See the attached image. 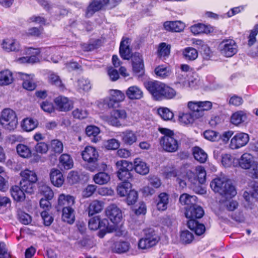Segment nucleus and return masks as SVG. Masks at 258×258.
<instances>
[{
    "instance_id": "nucleus-18",
    "label": "nucleus",
    "mask_w": 258,
    "mask_h": 258,
    "mask_svg": "<svg viewBox=\"0 0 258 258\" xmlns=\"http://www.w3.org/2000/svg\"><path fill=\"white\" fill-rule=\"evenodd\" d=\"M247 115L243 110H238L232 113L230 117L231 122L235 125H239L246 121Z\"/></svg>"
},
{
    "instance_id": "nucleus-13",
    "label": "nucleus",
    "mask_w": 258,
    "mask_h": 258,
    "mask_svg": "<svg viewBox=\"0 0 258 258\" xmlns=\"http://www.w3.org/2000/svg\"><path fill=\"white\" fill-rule=\"evenodd\" d=\"M204 214L203 208L197 204L186 208L185 216L188 219H199Z\"/></svg>"
},
{
    "instance_id": "nucleus-16",
    "label": "nucleus",
    "mask_w": 258,
    "mask_h": 258,
    "mask_svg": "<svg viewBox=\"0 0 258 258\" xmlns=\"http://www.w3.org/2000/svg\"><path fill=\"white\" fill-rule=\"evenodd\" d=\"M254 162L253 156L248 153L243 154L238 160L239 167L245 170L250 169Z\"/></svg>"
},
{
    "instance_id": "nucleus-29",
    "label": "nucleus",
    "mask_w": 258,
    "mask_h": 258,
    "mask_svg": "<svg viewBox=\"0 0 258 258\" xmlns=\"http://www.w3.org/2000/svg\"><path fill=\"white\" fill-rule=\"evenodd\" d=\"M58 203L59 206H61L63 207H72L75 203V199L71 195L62 194L58 197Z\"/></svg>"
},
{
    "instance_id": "nucleus-40",
    "label": "nucleus",
    "mask_w": 258,
    "mask_h": 258,
    "mask_svg": "<svg viewBox=\"0 0 258 258\" xmlns=\"http://www.w3.org/2000/svg\"><path fill=\"white\" fill-rule=\"evenodd\" d=\"M100 131L99 127L95 125H89L86 128V133L88 137H93L92 141L96 143L99 141L97 136Z\"/></svg>"
},
{
    "instance_id": "nucleus-24",
    "label": "nucleus",
    "mask_w": 258,
    "mask_h": 258,
    "mask_svg": "<svg viewBox=\"0 0 258 258\" xmlns=\"http://www.w3.org/2000/svg\"><path fill=\"white\" fill-rule=\"evenodd\" d=\"M127 97L131 100L140 99L143 96L142 91L137 86L130 87L126 91Z\"/></svg>"
},
{
    "instance_id": "nucleus-46",
    "label": "nucleus",
    "mask_w": 258,
    "mask_h": 258,
    "mask_svg": "<svg viewBox=\"0 0 258 258\" xmlns=\"http://www.w3.org/2000/svg\"><path fill=\"white\" fill-rule=\"evenodd\" d=\"M171 45L165 42L159 44L158 48V55L160 57L168 56L170 53Z\"/></svg>"
},
{
    "instance_id": "nucleus-57",
    "label": "nucleus",
    "mask_w": 258,
    "mask_h": 258,
    "mask_svg": "<svg viewBox=\"0 0 258 258\" xmlns=\"http://www.w3.org/2000/svg\"><path fill=\"white\" fill-rule=\"evenodd\" d=\"M258 34V24L254 26V28L250 31V34L248 37L247 45L249 47L253 45L256 41V36Z\"/></svg>"
},
{
    "instance_id": "nucleus-32",
    "label": "nucleus",
    "mask_w": 258,
    "mask_h": 258,
    "mask_svg": "<svg viewBox=\"0 0 258 258\" xmlns=\"http://www.w3.org/2000/svg\"><path fill=\"white\" fill-rule=\"evenodd\" d=\"M38 124L37 120L26 118L23 120L21 123V127L26 132H31L34 130L38 126Z\"/></svg>"
},
{
    "instance_id": "nucleus-61",
    "label": "nucleus",
    "mask_w": 258,
    "mask_h": 258,
    "mask_svg": "<svg viewBox=\"0 0 258 258\" xmlns=\"http://www.w3.org/2000/svg\"><path fill=\"white\" fill-rule=\"evenodd\" d=\"M181 240L185 243H190L193 239L194 235L192 233L188 230H183L180 234Z\"/></svg>"
},
{
    "instance_id": "nucleus-26",
    "label": "nucleus",
    "mask_w": 258,
    "mask_h": 258,
    "mask_svg": "<svg viewBox=\"0 0 258 258\" xmlns=\"http://www.w3.org/2000/svg\"><path fill=\"white\" fill-rule=\"evenodd\" d=\"M134 167L135 171L141 175H146L149 172V166L140 158L135 160Z\"/></svg>"
},
{
    "instance_id": "nucleus-21",
    "label": "nucleus",
    "mask_w": 258,
    "mask_h": 258,
    "mask_svg": "<svg viewBox=\"0 0 258 258\" xmlns=\"http://www.w3.org/2000/svg\"><path fill=\"white\" fill-rule=\"evenodd\" d=\"M99 229L100 230L98 235L100 237L102 238L106 233L115 230L116 225L114 224L110 225L108 220L104 219L101 221L99 220Z\"/></svg>"
},
{
    "instance_id": "nucleus-22",
    "label": "nucleus",
    "mask_w": 258,
    "mask_h": 258,
    "mask_svg": "<svg viewBox=\"0 0 258 258\" xmlns=\"http://www.w3.org/2000/svg\"><path fill=\"white\" fill-rule=\"evenodd\" d=\"M110 98L108 105L110 107H113V103H118L122 101L125 98L123 92L118 90H111L110 91Z\"/></svg>"
},
{
    "instance_id": "nucleus-41",
    "label": "nucleus",
    "mask_w": 258,
    "mask_h": 258,
    "mask_svg": "<svg viewBox=\"0 0 258 258\" xmlns=\"http://www.w3.org/2000/svg\"><path fill=\"white\" fill-rule=\"evenodd\" d=\"M131 245L126 241H118L114 243V250L118 253H123L127 252L130 249Z\"/></svg>"
},
{
    "instance_id": "nucleus-17",
    "label": "nucleus",
    "mask_w": 258,
    "mask_h": 258,
    "mask_svg": "<svg viewBox=\"0 0 258 258\" xmlns=\"http://www.w3.org/2000/svg\"><path fill=\"white\" fill-rule=\"evenodd\" d=\"M122 142L126 145H132L137 141V134L132 130H126L120 134Z\"/></svg>"
},
{
    "instance_id": "nucleus-43",
    "label": "nucleus",
    "mask_w": 258,
    "mask_h": 258,
    "mask_svg": "<svg viewBox=\"0 0 258 258\" xmlns=\"http://www.w3.org/2000/svg\"><path fill=\"white\" fill-rule=\"evenodd\" d=\"M131 188L130 182H122L117 186V191L120 197H124L132 190Z\"/></svg>"
},
{
    "instance_id": "nucleus-50",
    "label": "nucleus",
    "mask_w": 258,
    "mask_h": 258,
    "mask_svg": "<svg viewBox=\"0 0 258 258\" xmlns=\"http://www.w3.org/2000/svg\"><path fill=\"white\" fill-rule=\"evenodd\" d=\"M39 193L43 196L44 198L48 199H52L53 197L54 194L52 190L49 186L46 184H41L39 187Z\"/></svg>"
},
{
    "instance_id": "nucleus-37",
    "label": "nucleus",
    "mask_w": 258,
    "mask_h": 258,
    "mask_svg": "<svg viewBox=\"0 0 258 258\" xmlns=\"http://www.w3.org/2000/svg\"><path fill=\"white\" fill-rule=\"evenodd\" d=\"M77 88L79 92H88L91 88L90 80L84 77L79 79L77 81Z\"/></svg>"
},
{
    "instance_id": "nucleus-53",
    "label": "nucleus",
    "mask_w": 258,
    "mask_h": 258,
    "mask_svg": "<svg viewBox=\"0 0 258 258\" xmlns=\"http://www.w3.org/2000/svg\"><path fill=\"white\" fill-rule=\"evenodd\" d=\"M155 73L157 76L162 79L168 77L171 74L169 69L163 66H159L156 68Z\"/></svg>"
},
{
    "instance_id": "nucleus-2",
    "label": "nucleus",
    "mask_w": 258,
    "mask_h": 258,
    "mask_svg": "<svg viewBox=\"0 0 258 258\" xmlns=\"http://www.w3.org/2000/svg\"><path fill=\"white\" fill-rule=\"evenodd\" d=\"M159 132L163 135L160 138L159 143L163 150L167 152L173 153L178 149L179 144L175 138L173 131L166 128H159Z\"/></svg>"
},
{
    "instance_id": "nucleus-8",
    "label": "nucleus",
    "mask_w": 258,
    "mask_h": 258,
    "mask_svg": "<svg viewBox=\"0 0 258 258\" xmlns=\"http://www.w3.org/2000/svg\"><path fill=\"white\" fill-rule=\"evenodd\" d=\"M164 83L158 81H149L145 83V87L156 100H161V95Z\"/></svg>"
},
{
    "instance_id": "nucleus-3",
    "label": "nucleus",
    "mask_w": 258,
    "mask_h": 258,
    "mask_svg": "<svg viewBox=\"0 0 258 258\" xmlns=\"http://www.w3.org/2000/svg\"><path fill=\"white\" fill-rule=\"evenodd\" d=\"M83 160L87 163V168L91 171L104 169L106 165L100 164L99 154L96 149L91 146H87L82 152Z\"/></svg>"
},
{
    "instance_id": "nucleus-56",
    "label": "nucleus",
    "mask_w": 258,
    "mask_h": 258,
    "mask_svg": "<svg viewBox=\"0 0 258 258\" xmlns=\"http://www.w3.org/2000/svg\"><path fill=\"white\" fill-rule=\"evenodd\" d=\"M227 101L229 105L235 107L242 105L244 102L243 98L241 96H239L237 95L230 96Z\"/></svg>"
},
{
    "instance_id": "nucleus-49",
    "label": "nucleus",
    "mask_w": 258,
    "mask_h": 258,
    "mask_svg": "<svg viewBox=\"0 0 258 258\" xmlns=\"http://www.w3.org/2000/svg\"><path fill=\"white\" fill-rule=\"evenodd\" d=\"M16 149L18 154L23 158H29L31 156V151L26 145L20 144L17 145Z\"/></svg>"
},
{
    "instance_id": "nucleus-59",
    "label": "nucleus",
    "mask_w": 258,
    "mask_h": 258,
    "mask_svg": "<svg viewBox=\"0 0 258 258\" xmlns=\"http://www.w3.org/2000/svg\"><path fill=\"white\" fill-rule=\"evenodd\" d=\"M34 151L39 154H46L48 150V145L43 142L37 143L34 148Z\"/></svg>"
},
{
    "instance_id": "nucleus-42",
    "label": "nucleus",
    "mask_w": 258,
    "mask_h": 258,
    "mask_svg": "<svg viewBox=\"0 0 258 258\" xmlns=\"http://www.w3.org/2000/svg\"><path fill=\"white\" fill-rule=\"evenodd\" d=\"M182 54L184 58L188 60H194L198 56V52L197 49L190 47L184 49Z\"/></svg>"
},
{
    "instance_id": "nucleus-15",
    "label": "nucleus",
    "mask_w": 258,
    "mask_h": 258,
    "mask_svg": "<svg viewBox=\"0 0 258 258\" xmlns=\"http://www.w3.org/2000/svg\"><path fill=\"white\" fill-rule=\"evenodd\" d=\"M51 183L56 187H61L64 183V179L62 173L58 169L53 168L50 172Z\"/></svg>"
},
{
    "instance_id": "nucleus-39",
    "label": "nucleus",
    "mask_w": 258,
    "mask_h": 258,
    "mask_svg": "<svg viewBox=\"0 0 258 258\" xmlns=\"http://www.w3.org/2000/svg\"><path fill=\"white\" fill-rule=\"evenodd\" d=\"M187 105L188 107L192 111L191 113L196 118H199L204 115V113L200 109V101H190Z\"/></svg>"
},
{
    "instance_id": "nucleus-14",
    "label": "nucleus",
    "mask_w": 258,
    "mask_h": 258,
    "mask_svg": "<svg viewBox=\"0 0 258 258\" xmlns=\"http://www.w3.org/2000/svg\"><path fill=\"white\" fill-rule=\"evenodd\" d=\"M131 40L128 38H123L119 47V53L124 59H129L132 56L131 49L130 47Z\"/></svg>"
},
{
    "instance_id": "nucleus-48",
    "label": "nucleus",
    "mask_w": 258,
    "mask_h": 258,
    "mask_svg": "<svg viewBox=\"0 0 258 258\" xmlns=\"http://www.w3.org/2000/svg\"><path fill=\"white\" fill-rule=\"evenodd\" d=\"M40 51L39 49H35L32 48H29L27 50V53L31 54V55L28 57V63H35L39 62V59L37 57V55L39 54Z\"/></svg>"
},
{
    "instance_id": "nucleus-44",
    "label": "nucleus",
    "mask_w": 258,
    "mask_h": 258,
    "mask_svg": "<svg viewBox=\"0 0 258 258\" xmlns=\"http://www.w3.org/2000/svg\"><path fill=\"white\" fill-rule=\"evenodd\" d=\"M13 82L12 73L6 70L1 71V85H8Z\"/></svg>"
},
{
    "instance_id": "nucleus-20",
    "label": "nucleus",
    "mask_w": 258,
    "mask_h": 258,
    "mask_svg": "<svg viewBox=\"0 0 258 258\" xmlns=\"http://www.w3.org/2000/svg\"><path fill=\"white\" fill-rule=\"evenodd\" d=\"M164 27L167 31L180 32L184 30L185 25L183 23L179 21H167L164 23Z\"/></svg>"
},
{
    "instance_id": "nucleus-51",
    "label": "nucleus",
    "mask_w": 258,
    "mask_h": 258,
    "mask_svg": "<svg viewBox=\"0 0 258 258\" xmlns=\"http://www.w3.org/2000/svg\"><path fill=\"white\" fill-rule=\"evenodd\" d=\"M48 82L50 84L55 85L57 87L63 89L64 87V85L60 77L54 73L50 74L48 78Z\"/></svg>"
},
{
    "instance_id": "nucleus-45",
    "label": "nucleus",
    "mask_w": 258,
    "mask_h": 258,
    "mask_svg": "<svg viewBox=\"0 0 258 258\" xmlns=\"http://www.w3.org/2000/svg\"><path fill=\"white\" fill-rule=\"evenodd\" d=\"M93 180L97 184H104L110 180V176L105 172H101L94 176Z\"/></svg>"
},
{
    "instance_id": "nucleus-47",
    "label": "nucleus",
    "mask_w": 258,
    "mask_h": 258,
    "mask_svg": "<svg viewBox=\"0 0 258 258\" xmlns=\"http://www.w3.org/2000/svg\"><path fill=\"white\" fill-rule=\"evenodd\" d=\"M35 183H32L30 181L21 180L20 181V186L25 193L31 195L34 192Z\"/></svg>"
},
{
    "instance_id": "nucleus-28",
    "label": "nucleus",
    "mask_w": 258,
    "mask_h": 258,
    "mask_svg": "<svg viewBox=\"0 0 258 258\" xmlns=\"http://www.w3.org/2000/svg\"><path fill=\"white\" fill-rule=\"evenodd\" d=\"M21 180L36 183L38 180L37 175L34 170L25 169L21 171L20 173Z\"/></svg>"
},
{
    "instance_id": "nucleus-31",
    "label": "nucleus",
    "mask_w": 258,
    "mask_h": 258,
    "mask_svg": "<svg viewBox=\"0 0 258 258\" xmlns=\"http://www.w3.org/2000/svg\"><path fill=\"white\" fill-rule=\"evenodd\" d=\"M190 31L195 35L201 33L208 34L213 31V29L212 27L199 23L191 26Z\"/></svg>"
},
{
    "instance_id": "nucleus-54",
    "label": "nucleus",
    "mask_w": 258,
    "mask_h": 258,
    "mask_svg": "<svg viewBox=\"0 0 258 258\" xmlns=\"http://www.w3.org/2000/svg\"><path fill=\"white\" fill-rule=\"evenodd\" d=\"M204 136L205 139L211 142L218 141L221 138L218 132L210 130L205 131Z\"/></svg>"
},
{
    "instance_id": "nucleus-12",
    "label": "nucleus",
    "mask_w": 258,
    "mask_h": 258,
    "mask_svg": "<svg viewBox=\"0 0 258 258\" xmlns=\"http://www.w3.org/2000/svg\"><path fill=\"white\" fill-rule=\"evenodd\" d=\"M18 76L23 80V88L29 91L34 90L36 87V85L34 81V75L27 74L23 73H18Z\"/></svg>"
},
{
    "instance_id": "nucleus-6",
    "label": "nucleus",
    "mask_w": 258,
    "mask_h": 258,
    "mask_svg": "<svg viewBox=\"0 0 258 258\" xmlns=\"http://www.w3.org/2000/svg\"><path fill=\"white\" fill-rule=\"evenodd\" d=\"M18 120L15 112L10 108H6L1 112V126L8 131H14L17 127Z\"/></svg>"
},
{
    "instance_id": "nucleus-30",
    "label": "nucleus",
    "mask_w": 258,
    "mask_h": 258,
    "mask_svg": "<svg viewBox=\"0 0 258 258\" xmlns=\"http://www.w3.org/2000/svg\"><path fill=\"white\" fill-rule=\"evenodd\" d=\"M179 202L182 205H186L188 208L197 204V198L187 194H183L179 197Z\"/></svg>"
},
{
    "instance_id": "nucleus-34",
    "label": "nucleus",
    "mask_w": 258,
    "mask_h": 258,
    "mask_svg": "<svg viewBox=\"0 0 258 258\" xmlns=\"http://www.w3.org/2000/svg\"><path fill=\"white\" fill-rule=\"evenodd\" d=\"M104 207V204L102 202L98 200L92 201L88 208V214L89 216H92L96 213L100 212Z\"/></svg>"
},
{
    "instance_id": "nucleus-10",
    "label": "nucleus",
    "mask_w": 258,
    "mask_h": 258,
    "mask_svg": "<svg viewBox=\"0 0 258 258\" xmlns=\"http://www.w3.org/2000/svg\"><path fill=\"white\" fill-rule=\"evenodd\" d=\"M54 102L59 111H68L73 108V102L63 96L57 97L54 99Z\"/></svg>"
},
{
    "instance_id": "nucleus-38",
    "label": "nucleus",
    "mask_w": 258,
    "mask_h": 258,
    "mask_svg": "<svg viewBox=\"0 0 258 258\" xmlns=\"http://www.w3.org/2000/svg\"><path fill=\"white\" fill-rule=\"evenodd\" d=\"M193 155L195 159L200 163H205L208 158L207 153L199 147L193 148Z\"/></svg>"
},
{
    "instance_id": "nucleus-58",
    "label": "nucleus",
    "mask_w": 258,
    "mask_h": 258,
    "mask_svg": "<svg viewBox=\"0 0 258 258\" xmlns=\"http://www.w3.org/2000/svg\"><path fill=\"white\" fill-rule=\"evenodd\" d=\"M116 165L118 168V171L131 170L133 168V164L126 160H120L116 162Z\"/></svg>"
},
{
    "instance_id": "nucleus-7",
    "label": "nucleus",
    "mask_w": 258,
    "mask_h": 258,
    "mask_svg": "<svg viewBox=\"0 0 258 258\" xmlns=\"http://www.w3.org/2000/svg\"><path fill=\"white\" fill-rule=\"evenodd\" d=\"M218 49L222 55L230 57L237 53L238 46L234 40L226 39L220 43Z\"/></svg>"
},
{
    "instance_id": "nucleus-33",
    "label": "nucleus",
    "mask_w": 258,
    "mask_h": 258,
    "mask_svg": "<svg viewBox=\"0 0 258 258\" xmlns=\"http://www.w3.org/2000/svg\"><path fill=\"white\" fill-rule=\"evenodd\" d=\"M60 166L65 169H70L73 167L74 162L68 154H63L59 157Z\"/></svg>"
},
{
    "instance_id": "nucleus-60",
    "label": "nucleus",
    "mask_w": 258,
    "mask_h": 258,
    "mask_svg": "<svg viewBox=\"0 0 258 258\" xmlns=\"http://www.w3.org/2000/svg\"><path fill=\"white\" fill-rule=\"evenodd\" d=\"M158 112L164 120H170L173 117V113L167 108H159Z\"/></svg>"
},
{
    "instance_id": "nucleus-52",
    "label": "nucleus",
    "mask_w": 258,
    "mask_h": 258,
    "mask_svg": "<svg viewBox=\"0 0 258 258\" xmlns=\"http://www.w3.org/2000/svg\"><path fill=\"white\" fill-rule=\"evenodd\" d=\"M50 146L51 150L55 153L59 154L63 151V144L60 141L57 139H54L51 140L50 142Z\"/></svg>"
},
{
    "instance_id": "nucleus-9",
    "label": "nucleus",
    "mask_w": 258,
    "mask_h": 258,
    "mask_svg": "<svg viewBox=\"0 0 258 258\" xmlns=\"http://www.w3.org/2000/svg\"><path fill=\"white\" fill-rule=\"evenodd\" d=\"M249 136L244 133L236 134L231 140L229 147L231 149H237L245 146L249 141Z\"/></svg>"
},
{
    "instance_id": "nucleus-55",
    "label": "nucleus",
    "mask_w": 258,
    "mask_h": 258,
    "mask_svg": "<svg viewBox=\"0 0 258 258\" xmlns=\"http://www.w3.org/2000/svg\"><path fill=\"white\" fill-rule=\"evenodd\" d=\"M195 117L193 114L189 113H181L179 116V120L180 123L188 124L194 122Z\"/></svg>"
},
{
    "instance_id": "nucleus-5",
    "label": "nucleus",
    "mask_w": 258,
    "mask_h": 258,
    "mask_svg": "<svg viewBox=\"0 0 258 258\" xmlns=\"http://www.w3.org/2000/svg\"><path fill=\"white\" fill-rule=\"evenodd\" d=\"M159 240V236L153 229H145L144 236L138 242V247L141 249H148L155 246Z\"/></svg>"
},
{
    "instance_id": "nucleus-1",
    "label": "nucleus",
    "mask_w": 258,
    "mask_h": 258,
    "mask_svg": "<svg viewBox=\"0 0 258 258\" xmlns=\"http://www.w3.org/2000/svg\"><path fill=\"white\" fill-rule=\"evenodd\" d=\"M210 186L214 192L219 194L225 200L231 199L237 194L235 186L226 177L215 178L211 181Z\"/></svg>"
},
{
    "instance_id": "nucleus-25",
    "label": "nucleus",
    "mask_w": 258,
    "mask_h": 258,
    "mask_svg": "<svg viewBox=\"0 0 258 258\" xmlns=\"http://www.w3.org/2000/svg\"><path fill=\"white\" fill-rule=\"evenodd\" d=\"M62 219L69 224H73L75 220V211L73 207H63Z\"/></svg>"
},
{
    "instance_id": "nucleus-19",
    "label": "nucleus",
    "mask_w": 258,
    "mask_h": 258,
    "mask_svg": "<svg viewBox=\"0 0 258 258\" xmlns=\"http://www.w3.org/2000/svg\"><path fill=\"white\" fill-rule=\"evenodd\" d=\"M133 71L142 74L144 71V65L142 56L139 53H135L132 57Z\"/></svg>"
},
{
    "instance_id": "nucleus-35",
    "label": "nucleus",
    "mask_w": 258,
    "mask_h": 258,
    "mask_svg": "<svg viewBox=\"0 0 258 258\" xmlns=\"http://www.w3.org/2000/svg\"><path fill=\"white\" fill-rule=\"evenodd\" d=\"M176 95V91L172 88L164 84L162 94L161 95V100L163 99H171L174 98Z\"/></svg>"
},
{
    "instance_id": "nucleus-4",
    "label": "nucleus",
    "mask_w": 258,
    "mask_h": 258,
    "mask_svg": "<svg viewBox=\"0 0 258 258\" xmlns=\"http://www.w3.org/2000/svg\"><path fill=\"white\" fill-rule=\"evenodd\" d=\"M121 0H92L87 7L85 16L92 17L96 12L106 8L112 9L119 4Z\"/></svg>"
},
{
    "instance_id": "nucleus-11",
    "label": "nucleus",
    "mask_w": 258,
    "mask_h": 258,
    "mask_svg": "<svg viewBox=\"0 0 258 258\" xmlns=\"http://www.w3.org/2000/svg\"><path fill=\"white\" fill-rule=\"evenodd\" d=\"M106 214L111 222L116 225L122 218V213L119 209L115 205H110L106 210Z\"/></svg>"
},
{
    "instance_id": "nucleus-62",
    "label": "nucleus",
    "mask_w": 258,
    "mask_h": 258,
    "mask_svg": "<svg viewBox=\"0 0 258 258\" xmlns=\"http://www.w3.org/2000/svg\"><path fill=\"white\" fill-rule=\"evenodd\" d=\"M120 146L119 141L115 139H111L106 141L104 143V146L108 150H116Z\"/></svg>"
},
{
    "instance_id": "nucleus-23",
    "label": "nucleus",
    "mask_w": 258,
    "mask_h": 258,
    "mask_svg": "<svg viewBox=\"0 0 258 258\" xmlns=\"http://www.w3.org/2000/svg\"><path fill=\"white\" fill-rule=\"evenodd\" d=\"M2 45L3 48L7 52L17 51L20 49L19 43L11 38L4 39Z\"/></svg>"
},
{
    "instance_id": "nucleus-64",
    "label": "nucleus",
    "mask_w": 258,
    "mask_h": 258,
    "mask_svg": "<svg viewBox=\"0 0 258 258\" xmlns=\"http://www.w3.org/2000/svg\"><path fill=\"white\" fill-rule=\"evenodd\" d=\"M126 196H127L126 202L128 205H133L137 202L138 195L135 190H130V192Z\"/></svg>"
},
{
    "instance_id": "nucleus-36",
    "label": "nucleus",
    "mask_w": 258,
    "mask_h": 258,
    "mask_svg": "<svg viewBox=\"0 0 258 258\" xmlns=\"http://www.w3.org/2000/svg\"><path fill=\"white\" fill-rule=\"evenodd\" d=\"M169 202V196L165 193H161L158 196V201L157 203V208L160 211H164L167 208Z\"/></svg>"
},
{
    "instance_id": "nucleus-63",
    "label": "nucleus",
    "mask_w": 258,
    "mask_h": 258,
    "mask_svg": "<svg viewBox=\"0 0 258 258\" xmlns=\"http://www.w3.org/2000/svg\"><path fill=\"white\" fill-rule=\"evenodd\" d=\"M117 174L118 178L122 180L123 182H130V180L132 179V178L130 170L122 171L120 170V171H117Z\"/></svg>"
},
{
    "instance_id": "nucleus-27",
    "label": "nucleus",
    "mask_w": 258,
    "mask_h": 258,
    "mask_svg": "<svg viewBox=\"0 0 258 258\" xmlns=\"http://www.w3.org/2000/svg\"><path fill=\"white\" fill-rule=\"evenodd\" d=\"M10 191L15 201L20 202L25 200V192L20 186L15 185L12 186Z\"/></svg>"
}]
</instances>
